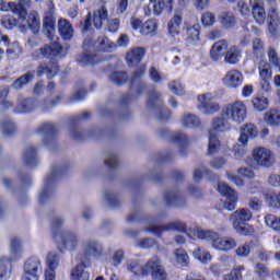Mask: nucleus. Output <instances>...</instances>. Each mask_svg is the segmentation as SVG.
Segmentation results:
<instances>
[{"label": "nucleus", "instance_id": "nucleus-1", "mask_svg": "<svg viewBox=\"0 0 280 280\" xmlns=\"http://www.w3.org/2000/svg\"><path fill=\"white\" fill-rule=\"evenodd\" d=\"M82 253L77 257L79 261L75 268L72 269L71 280H89L91 273L86 271V268H91V257L97 258L104 255V247L95 240H89L82 243Z\"/></svg>", "mask_w": 280, "mask_h": 280}, {"label": "nucleus", "instance_id": "nucleus-2", "mask_svg": "<svg viewBox=\"0 0 280 280\" xmlns=\"http://www.w3.org/2000/svg\"><path fill=\"white\" fill-rule=\"evenodd\" d=\"M195 235L198 240H203L206 242H210L212 248L215 250H222L223 253H229V250H233V248L237 247V241L231 236L221 237L218 232H213L211 230H195Z\"/></svg>", "mask_w": 280, "mask_h": 280}, {"label": "nucleus", "instance_id": "nucleus-3", "mask_svg": "<svg viewBox=\"0 0 280 280\" xmlns=\"http://www.w3.org/2000/svg\"><path fill=\"white\" fill-rule=\"evenodd\" d=\"M253 220V211L248 208H241L234 211L230 215V222L236 233L240 235H253L255 231L249 226H242V224H246V222H250Z\"/></svg>", "mask_w": 280, "mask_h": 280}, {"label": "nucleus", "instance_id": "nucleus-4", "mask_svg": "<svg viewBox=\"0 0 280 280\" xmlns=\"http://www.w3.org/2000/svg\"><path fill=\"white\" fill-rule=\"evenodd\" d=\"M222 115L234 124H243L248 116V107L244 101H235L223 107Z\"/></svg>", "mask_w": 280, "mask_h": 280}, {"label": "nucleus", "instance_id": "nucleus-5", "mask_svg": "<svg viewBox=\"0 0 280 280\" xmlns=\"http://www.w3.org/2000/svg\"><path fill=\"white\" fill-rule=\"evenodd\" d=\"M83 49L84 51H91L92 49H96V51H104L107 54H110L117 49V45L108 37L106 36H101L97 38L96 42H93L91 38H85L83 42Z\"/></svg>", "mask_w": 280, "mask_h": 280}, {"label": "nucleus", "instance_id": "nucleus-6", "mask_svg": "<svg viewBox=\"0 0 280 280\" xmlns=\"http://www.w3.org/2000/svg\"><path fill=\"white\" fill-rule=\"evenodd\" d=\"M252 156L255 165L259 167H272L275 165V154H272L270 149L256 147L252 152Z\"/></svg>", "mask_w": 280, "mask_h": 280}, {"label": "nucleus", "instance_id": "nucleus-7", "mask_svg": "<svg viewBox=\"0 0 280 280\" xmlns=\"http://www.w3.org/2000/svg\"><path fill=\"white\" fill-rule=\"evenodd\" d=\"M62 176V167H57L51 171V174L48 175L44 182V188L42 192L39 194V202L43 205V202H47L49 198L51 197V194L54 192V187L56 185V180H58V177Z\"/></svg>", "mask_w": 280, "mask_h": 280}, {"label": "nucleus", "instance_id": "nucleus-8", "mask_svg": "<svg viewBox=\"0 0 280 280\" xmlns=\"http://www.w3.org/2000/svg\"><path fill=\"white\" fill-rule=\"evenodd\" d=\"M148 233H152L158 237H161L165 231H176L177 233H185L187 231V224L183 223V221H173L165 225H156L154 223H150L145 229Z\"/></svg>", "mask_w": 280, "mask_h": 280}, {"label": "nucleus", "instance_id": "nucleus-9", "mask_svg": "<svg viewBox=\"0 0 280 280\" xmlns=\"http://www.w3.org/2000/svg\"><path fill=\"white\" fill-rule=\"evenodd\" d=\"M62 56V46L58 42L44 45L42 48L32 52L34 60H43V58H56Z\"/></svg>", "mask_w": 280, "mask_h": 280}, {"label": "nucleus", "instance_id": "nucleus-10", "mask_svg": "<svg viewBox=\"0 0 280 280\" xmlns=\"http://www.w3.org/2000/svg\"><path fill=\"white\" fill-rule=\"evenodd\" d=\"M215 95L211 93L201 94L198 96V108L205 115H215L220 113V103L215 102Z\"/></svg>", "mask_w": 280, "mask_h": 280}, {"label": "nucleus", "instance_id": "nucleus-11", "mask_svg": "<svg viewBox=\"0 0 280 280\" xmlns=\"http://www.w3.org/2000/svg\"><path fill=\"white\" fill-rule=\"evenodd\" d=\"M148 106L149 108H153V106H156L159 108L156 115L159 121H167V119L172 117V112H170L168 108L163 107V101L161 100V93L159 92H152L149 95Z\"/></svg>", "mask_w": 280, "mask_h": 280}, {"label": "nucleus", "instance_id": "nucleus-12", "mask_svg": "<svg viewBox=\"0 0 280 280\" xmlns=\"http://www.w3.org/2000/svg\"><path fill=\"white\" fill-rule=\"evenodd\" d=\"M165 272L161 258L158 256L152 257L143 265V277L151 275L153 279H159V277H165Z\"/></svg>", "mask_w": 280, "mask_h": 280}, {"label": "nucleus", "instance_id": "nucleus-13", "mask_svg": "<svg viewBox=\"0 0 280 280\" xmlns=\"http://www.w3.org/2000/svg\"><path fill=\"white\" fill-rule=\"evenodd\" d=\"M218 191H220L222 196H225L228 200L223 203V209L226 211H235L237 207V191L224 183L218 184Z\"/></svg>", "mask_w": 280, "mask_h": 280}, {"label": "nucleus", "instance_id": "nucleus-14", "mask_svg": "<svg viewBox=\"0 0 280 280\" xmlns=\"http://www.w3.org/2000/svg\"><path fill=\"white\" fill-rule=\"evenodd\" d=\"M80 244V236L73 232H65L61 234V240L57 242L58 249L60 253L66 250H75Z\"/></svg>", "mask_w": 280, "mask_h": 280}, {"label": "nucleus", "instance_id": "nucleus-15", "mask_svg": "<svg viewBox=\"0 0 280 280\" xmlns=\"http://www.w3.org/2000/svg\"><path fill=\"white\" fill-rule=\"evenodd\" d=\"M223 84L228 89H240L244 84V74L237 69H232L224 75Z\"/></svg>", "mask_w": 280, "mask_h": 280}, {"label": "nucleus", "instance_id": "nucleus-16", "mask_svg": "<svg viewBox=\"0 0 280 280\" xmlns=\"http://www.w3.org/2000/svg\"><path fill=\"white\" fill-rule=\"evenodd\" d=\"M145 74V66H140L131 78V89L137 91L138 95H141L143 91H148V85L141 80Z\"/></svg>", "mask_w": 280, "mask_h": 280}, {"label": "nucleus", "instance_id": "nucleus-17", "mask_svg": "<svg viewBox=\"0 0 280 280\" xmlns=\"http://www.w3.org/2000/svg\"><path fill=\"white\" fill-rule=\"evenodd\" d=\"M183 24V10L176 9L173 18L167 23V32L172 38L180 34V25Z\"/></svg>", "mask_w": 280, "mask_h": 280}, {"label": "nucleus", "instance_id": "nucleus-18", "mask_svg": "<svg viewBox=\"0 0 280 280\" xmlns=\"http://www.w3.org/2000/svg\"><path fill=\"white\" fill-rule=\"evenodd\" d=\"M0 10L2 12H9V10H11L13 12V14L19 15L20 21H25V19H27V9H25V7H23V5L16 4L14 2L7 3L5 1L0 0Z\"/></svg>", "mask_w": 280, "mask_h": 280}, {"label": "nucleus", "instance_id": "nucleus-19", "mask_svg": "<svg viewBox=\"0 0 280 280\" xmlns=\"http://www.w3.org/2000/svg\"><path fill=\"white\" fill-rule=\"evenodd\" d=\"M164 200H165L167 207L180 208V207H185V205H187L185 197L178 190L166 191L164 195Z\"/></svg>", "mask_w": 280, "mask_h": 280}, {"label": "nucleus", "instance_id": "nucleus-20", "mask_svg": "<svg viewBox=\"0 0 280 280\" xmlns=\"http://www.w3.org/2000/svg\"><path fill=\"white\" fill-rule=\"evenodd\" d=\"M229 120V117H224V115L215 116L212 118L210 132H229L231 130V122Z\"/></svg>", "mask_w": 280, "mask_h": 280}, {"label": "nucleus", "instance_id": "nucleus-21", "mask_svg": "<svg viewBox=\"0 0 280 280\" xmlns=\"http://www.w3.org/2000/svg\"><path fill=\"white\" fill-rule=\"evenodd\" d=\"M257 135H259L257 127L254 124H247L241 129L238 143H241V145H248V139H255Z\"/></svg>", "mask_w": 280, "mask_h": 280}, {"label": "nucleus", "instance_id": "nucleus-22", "mask_svg": "<svg viewBox=\"0 0 280 280\" xmlns=\"http://www.w3.org/2000/svg\"><path fill=\"white\" fill-rule=\"evenodd\" d=\"M38 106V101L34 98H23L19 96L18 106L15 107V113H32Z\"/></svg>", "mask_w": 280, "mask_h": 280}, {"label": "nucleus", "instance_id": "nucleus-23", "mask_svg": "<svg viewBox=\"0 0 280 280\" xmlns=\"http://www.w3.org/2000/svg\"><path fill=\"white\" fill-rule=\"evenodd\" d=\"M145 56V49L142 47L133 48L129 50L126 55V62L128 67H137L143 57Z\"/></svg>", "mask_w": 280, "mask_h": 280}, {"label": "nucleus", "instance_id": "nucleus-24", "mask_svg": "<svg viewBox=\"0 0 280 280\" xmlns=\"http://www.w3.org/2000/svg\"><path fill=\"white\" fill-rule=\"evenodd\" d=\"M180 124L183 128H200L202 121L196 114L184 113L180 118Z\"/></svg>", "mask_w": 280, "mask_h": 280}, {"label": "nucleus", "instance_id": "nucleus-25", "mask_svg": "<svg viewBox=\"0 0 280 280\" xmlns=\"http://www.w3.org/2000/svg\"><path fill=\"white\" fill-rule=\"evenodd\" d=\"M24 272L30 275H38V272H43V264L40 262V258H28L24 264Z\"/></svg>", "mask_w": 280, "mask_h": 280}, {"label": "nucleus", "instance_id": "nucleus-26", "mask_svg": "<svg viewBox=\"0 0 280 280\" xmlns=\"http://www.w3.org/2000/svg\"><path fill=\"white\" fill-rule=\"evenodd\" d=\"M108 21V10L106 7H101L93 13V25L96 30H102V25Z\"/></svg>", "mask_w": 280, "mask_h": 280}, {"label": "nucleus", "instance_id": "nucleus-27", "mask_svg": "<svg viewBox=\"0 0 280 280\" xmlns=\"http://www.w3.org/2000/svg\"><path fill=\"white\" fill-rule=\"evenodd\" d=\"M226 49H229V43L226 40H219L212 46L210 57L214 61H218L222 56H224Z\"/></svg>", "mask_w": 280, "mask_h": 280}, {"label": "nucleus", "instance_id": "nucleus-28", "mask_svg": "<svg viewBox=\"0 0 280 280\" xmlns=\"http://www.w3.org/2000/svg\"><path fill=\"white\" fill-rule=\"evenodd\" d=\"M268 18L270 19L268 23V32L273 36V38H278L279 36V13H277V10L272 9Z\"/></svg>", "mask_w": 280, "mask_h": 280}, {"label": "nucleus", "instance_id": "nucleus-29", "mask_svg": "<svg viewBox=\"0 0 280 280\" xmlns=\"http://www.w3.org/2000/svg\"><path fill=\"white\" fill-rule=\"evenodd\" d=\"M58 30L63 40H71V38H73V26H71V23L66 19H60L58 21Z\"/></svg>", "mask_w": 280, "mask_h": 280}, {"label": "nucleus", "instance_id": "nucleus-30", "mask_svg": "<svg viewBox=\"0 0 280 280\" xmlns=\"http://www.w3.org/2000/svg\"><path fill=\"white\" fill-rule=\"evenodd\" d=\"M58 73V66L52 63H40L36 69V74L38 78L47 75L49 80Z\"/></svg>", "mask_w": 280, "mask_h": 280}, {"label": "nucleus", "instance_id": "nucleus-31", "mask_svg": "<svg viewBox=\"0 0 280 280\" xmlns=\"http://www.w3.org/2000/svg\"><path fill=\"white\" fill-rule=\"evenodd\" d=\"M171 141L179 145V154L184 155L187 153V136L180 131H175L171 136Z\"/></svg>", "mask_w": 280, "mask_h": 280}, {"label": "nucleus", "instance_id": "nucleus-32", "mask_svg": "<svg viewBox=\"0 0 280 280\" xmlns=\"http://www.w3.org/2000/svg\"><path fill=\"white\" fill-rule=\"evenodd\" d=\"M165 8L168 9V12H172L174 10V0H158L153 3V13L155 16H161Z\"/></svg>", "mask_w": 280, "mask_h": 280}, {"label": "nucleus", "instance_id": "nucleus-33", "mask_svg": "<svg viewBox=\"0 0 280 280\" xmlns=\"http://www.w3.org/2000/svg\"><path fill=\"white\" fill-rule=\"evenodd\" d=\"M56 132H58V128L54 122H44L37 129V135H43L45 139H51Z\"/></svg>", "mask_w": 280, "mask_h": 280}, {"label": "nucleus", "instance_id": "nucleus-34", "mask_svg": "<svg viewBox=\"0 0 280 280\" xmlns=\"http://www.w3.org/2000/svg\"><path fill=\"white\" fill-rule=\"evenodd\" d=\"M12 276V260L9 258L0 259V280H8Z\"/></svg>", "mask_w": 280, "mask_h": 280}, {"label": "nucleus", "instance_id": "nucleus-35", "mask_svg": "<svg viewBox=\"0 0 280 280\" xmlns=\"http://www.w3.org/2000/svg\"><path fill=\"white\" fill-rule=\"evenodd\" d=\"M158 28L159 22L156 20H148L142 24L140 28V34H142V36H154Z\"/></svg>", "mask_w": 280, "mask_h": 280}, {"label": "nucleus", "instance_id": "nucleus-36", "mask_svg": "<svg viewBox=\"0 0 280 280\" xmlns=\"http://www.w3.org/2000/svg\"><path fill=\"white\" fill-rule=\"evenodd\" d=\"M242 58V50L236 46H232L225 54L224 60L228 65H237Z\"/></svg>", "mask_w": 280, "mask_h": 280}, {"label": "nucleus", "instance_id": "nucleus-37", "mask_svg": "<svg viewBox=\"0 0 280 280\" xmlns=\"http://www.w3.org/2000/svg\"><path fill=\"white\" fill-rule=\"evenodd\" d=\"M23 163L28 167H34L36 163H38V159L36 158V149L33 147H28L25 149L23 153Z\"/></svg>", "mask_w": 280, "mask_h": 280}, {"label": "nucleus", "instance_id": "nucleus-38", "mask_svg": "<svg viewBox=\"0 0 280 280\" xmlns=\"http://www.w3.org/2000/svg\"><path fill=\"white\" fill-rule=\"evenodd\" d=\"M258 70L260 78L261 80H264V82H268V80L272 78V68L270 67V63H268V61L260 60L258 62Z\"/></svg>", "mask_w": 280, "mask_h": 280}, {"label": "nucleus", "instance_id": "nucleus-39", "mask_svg": "<svg viewBox=\"0 0 280 280\" xmlns=\"http://www.w3.org/2000/svg\"><path fill=\"white\" fill-rule=\"evenodd\" d=\"M32 80H34V72H26L25 74L21 75L20 78H18L12 84L11 88L19 90V89H23V86H27V84H30V82H32Z\"/></svg>", "mask_w": 280, "mask_h": 280}, {"label": "nucleus", "instance_id": "nucleus-40", "mask_svg": "<svg viewBox=\"0 0 280 280\" xmlns=\"http://www.w3.org/2000/svg\"><path fill=\"white\" fill-rule=\"evenodd\" d=\"M27 25L33 34H38L40 31V16L38 15V12L33 11L28 14Z\"/></svg>", "mask_w": 280, "mask_h": 280}, {"label": "nucleus", "instance_id": "nucleus-41", "mask_svg": "<svg viewBox=\"0 0 280 280\" xmlns=\"http://www.w3.org/2000/svg\"><path fill=\"white\" fill-rule=\"evenodd\" d=\"M43 23H44V30L48 32V36H51V34H54L56 30V18H54V13L46 12Z\"/></svg>", "mask_w": 280, "mask_h": 280}, {"label": "nucleus", "instance_id": "nucleus-42", "mask_svg": "<svg viewBox=\"0 0 280 280\" xmlns=\"http://www.w3.org/2000/svg\"><path fill=\"white\" fill-rule=\"evenodd\" d=\"M264 120L268 126H280V112L270 109L265 114Z\"/></svg>", "mask_w": 280, "mask_h": 280}, {"label": "nucleus", "instance_id": "nucleus-43", "mask_svg": "<svg viewBox=\"0 0 280 280\" xmlns=\"http://www.w3.org/2000/svg\"><path fill=\"white\" fill-rule=\"evenodd\" d=\"M192 256L195 257V259L200 261V264H209L211 261V259H212L211 253L207 252L202 247H197L192 252Z\"/></svg>", "mask_w": 280, "mask_h": 280}, {"label": "nucleus", "instance_id": "nucleus-44", "mask_svg": "<svg viewBox=\"0 0 280 280\" xmlns=\"http://www.w3.org/2000/svg\"><path fill=\"white\" fill-rule=\"evenodd\" d=\"M174 255L176 264H179V266H183L184 268L189 266V254H187L185 249L177 248L174 250Z\"/></svg>", "mask_w": 280, "mask_h": 280}, {"label": "nucleus", "instance_id": "nucleus-45", "mask_svg": "<svg viewBox=\"0 0 280 280\" xmlns=\"http://www.w3.org/2000/svg\"><path fill=\"white\" fill-rule=\"evenodd\" d=\"M252 104L255 110H258V113H264V110H267L268 108V98L262 95H257L252 100Z\"/></svg>", "mask_w": 280, "mask_h": 280}, {"label": "nucleus", "instance_id": "nucleus-46", "mask_svg": "<svg viewBox=\"0 0 280 280\" xmlns=\"http://www.w3.org/2000/svg\"><path fill=\"white\" fill-rule=\"evenodd\" d=\"M60 100H62V95H58L56 98H46L42 102L39 108L43 113H47V110H51V108L58 106V104H60Z\"/></svg>", "mask_w": 280, "mask_h": 280}, {"label": "nucleus", "instance_id": "nucleus-47", "mask_svg": "<svg viewBox=\"0 0 280 280\" xmlns=\"http://www.w3.org/2000/svg\"><path fill=\"white\" fill-rule=\"evenodd\" d=\"M217 152H220V140L215 133L209 131L208 154H217Z\"/></svg>", "mask_w": 280, "mask_h": 280}, {"label": "nucleus", "instance_id": "nucleus-48", "mask_svg": "<svg viewBox=\"0 0 280 280\" xmlns=\"http://www.w3.org/2000/svg\"><path fill=\"white\" fill-rule=\"evenodd\" d=\"M0 126L2 135H5L7 137H10V135H14V132L16 131V126L10 118L2 119Z\"/></svg>", "mask_w": 280, "mask_h": 280}, {"label": "nucleus", "instance_id": "nucleus-49", "mask_svg": "<svg viewBox=\"0 0 280 280\" xmlns=\"http://www.w3.org/2000/svg\"><path fill=\"white\" fill-rule=\"evenodd\" d=\"M252 14L258 25L266 23V9H264V5L252 8Z\"/></svg>", "mask_w": 280, "mask_h": 280}, {"label": "nucleus", "instance_id": "nucleus-50", "mask_svg": "<svg viewBox=\"0 0 280 280\" xmlns=\"http://www.w3.org/2000/svg\"><path fill=\"white\" fill-rule=\"evenodd\" d=\"M127 270H129V272H132L133 275H141L143 277V266H141V262H139V260H127Z\"/></svg>", "mask_w": 280, "mask_h": 280}, {"label": "nucleus", "instance_id": "nucleus-51", "mask_svg": "<svg viewBox=\"0 0 280 280\" xmlns=\"http://www.w3.org/2000/svg\"><path fill=\"white\" fill-rule=\"evenodd\" d=\"M265 223L269 229L273 231H280V217L277 218L275 214H266L265 215Z\"/></svg>", "mask_w": 280, "mask_h": 280}, {"label": "nucleus", "instance_id": "nucleus-52", "mask_svg": "<svg viewBox=\"0 0 280 280\" xmlns=\"http://www.w3.org/2000/svg\"><path fill=\"white\" fill-rule=\"evenodd\" d=\"M110 82L117 86H121L128 80V74L126 72H114L109 75Z\"/></svg>", "mask_w": 280, "mask_h": 280}, {"label": "nucleus", "instance_id": "nucleus-53", "mask_svg": "<svg viewBox=\"0 0 280 280\" xmlns=\"http://www.w3.org/2000/svg\"><path fill=\"white\" fill-rule=\"evenodd\" d=\"M47 270H56L60 264V257L55 253H49L46 257Z\"/></svg>", "mask_w": 280, "mask_h": 280}, {"label": "nucleus", "instance_id": "nucleus-54", "mask_svg": "<svg viewBox=\"0 0 280 280\" xmlns=\"http://www.w3.org/2000/svg\"><path fill=\"white\" fill-rule=\"evenodd\" d=\"M254 272L259 277L260 279H266V277H270V269L261 262H257L254 267Z\"/></svg>", "mask_w": 280, "mask_h": 280}, {"label": "nucleus", "instance_id": "nucleus-55", "mask_svg": "<svg viewBox=\"0 0 280 280\" xmlns=\"http://www.w3.org/2000/svg\"><path fill=\"white\" fill-rule=\"evenodd\" d=\"M11 254L13 257H21L23 248H21V240L13 237L11 238Z\"/></svg>", "mask_w": 280, "mask_h": 280}, {"label": "nucleus", "instance_id": "nucleus-56", "mask_svg": "<svg viewBox=\"0 0 280 280\" xmlns=\"http://www.w3.org/2000/svg\"><path fill=\"white\" fill-rule=\"evenodd\" d=\"M77 61L81 65V67H86L88 65H96L97 60L92 55L84 52L77 58Z\"/></svg>", "mask_w": 280, "mask_h": 280}, {"label": "nucleus", "instance_id": "nucleus-57", "mask_svg": "<svg viewBox=\"0 0 280 280\" xmlns=\"http://www.w3.org/2000/svg\"><path fill=\"white\" fill-rule=\"evenodd\" d=\"M215 23V14L207 11L201 15V24L203 27H212Z\"/></svg>", "mask_w": 280, "mask_h": 280}, {"label": "nucleus", "instance_id": "nucleus-58", "mask_svg": "<svg viewBox=\"0 0 280 280\" xmlns=\"http://www.w3.org/2000/svg\"><path fill=\"white\" fill-rule=\"evenodd\" d=\"M186 34L189 40H200V26L194 25L186 30Z\"/></svg>", "mask_w": 280, "mask_h": 280}, {"label": "nucleus", "instance_id": "nucleus-59", "mask_svg": "<svg viewBox=\"0 0 280 280\" xmlns=\"http://www.w3.org/2000/svg\"><path fill=\"white\" fill-rule=\"evenodd\" d=\"M253 54L258 58H261L265 54L264 42L259 38L254 39L253 42Z\"/></svg>", "mask_w": 280, "mask_h": 280}, {"label": "nucleus", "instance_id": "nucleus-60", "mask_svg": "<svg viewBox=\"0 0 280 280\" xmlns=\"http://www.w3.org/2000/svg\"><path fill=\"white\" fill-rule=\"evenodd\" d=\"M221 24L226 28L233 27L235 25V16L231 13H223L221 15Z\"/></svg>", "mask_w": 280, "mask_h": 280}, {"label": "nucleus", "instance_id": "nucleus-61", "mask_svg": "<svg viewBox=\"0 0 280 280\" xmlns=\"http://www.w3.org/2000/svg\"><path fill=\"white\" fill-rule=\"evenodd\" d=\"M105 200L112 209H117V207H119V199L112 191L105 192Z\"/></svg>", "mask_w": 280, "mask_h": 280}, {"label": "nucleus", "instance_id": "nucleus-62", "mask_svg": "<svg viewBox=\"0 0 280 280\" xmlns=\"http://www.w3.org/2000/svg\"><path fill=\"white\" fill-rule=\"evenodd\" d=\"M262 205L264 201L257 197L249 198L248 200V207L252 209V211H260Z\"/></svg>", "mask_w": 280, "mask_h": 280}, {"label": "nucleus", "instance_id": "nucleus-63", "mask_svg": "<svg viewBox=\"0 0 280 280\" xmlns=\"http://www.w3.org/2000/svg\"><path fill=\"white\" fill-rule=\"evenodd\" d=\"M168 88L172 93H175V95H184L185 93L183 91V84L180 83V81H173L168 84Z\"/></svg>", "mask_w": 280, "mask_h": 280}, {"label": "nucleus", "instance_id": "nucleus-64", "mask_svg": "<svg viewBox=\"0 0 280 280\" xmlns=\"http://www.w3.org/2000/svg\"><path fill=\"white\" fill-rule=\"evenodd\" d=\"M236 255L237 257H248V255H250V245L248 244H244V245H240L237 248H236Z\"/></svg>", "mask_w": 280, "mask_h": 280}]
</instances>
